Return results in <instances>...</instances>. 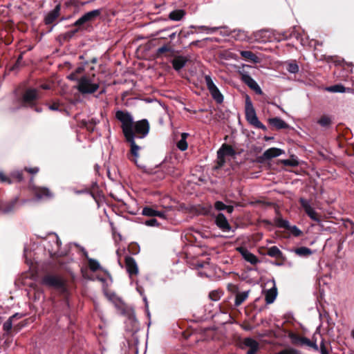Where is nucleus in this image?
<instances>
[{"label":"nucleus","instance_id":"48","mask_svg":"<svg viewBox=\"0 0 354 354\" xmlns=\"http://www.w3.org/2000/svg\"><path fill=\"white\" fill-rule=\"evenodd\" d=\"M156 216H158L160 218H165V214L164 212L157 211L156 212Z\"/></svg>","mask_w":354,"mask_h":354},{"label":"nucleus","instance_id":"33","mask_svg":"<svg viewBox=\"0 0 354 354\" xmlns=\"http://www.w3.org/2000/svg\"><path fill=\"white\" fill-rule=\"evenodd\" d=\"M277 223L279 227H283V228H286L288 230H289V228L290 227L289 222L287 220H284L282 218H278L277 220Z\"/></svg>","mask_w":354,"mask_h":354},{"label":"nucleus","instance_id":"32","mask_svg":"<svg viewBox=\"0 0 354 354\" xmlns=\"http://www.w3.org/2000/svg\"><path fill=\"white\" fill-rule=\"evenodd\" d=\"M156 210L150 207H145L142 209V214L144 216L153 217L156 216Z\"/></svg>","mask_w":354,"mask_h":354},{"label":"nucleus","instance_id":"37","mask_svg":"<svg viewBox=\"0 0 354 354\" xmlns=\"http://www.w3.org/2000/svg\"><path fill=\"white\" fill-rule=\"evenodd\" d=\"M318 123L323 127H327L330 124V119L324 116L319 120Z\"/></svg>","mask_w":354,"mask_h":354},{"label":"nucleus","instance_id":"6","mask_svg":"<svg viewBox=\"0 0 354 354\" xmlns=\"http://www.w3.org/2000/svg\"><path fill=\"white\" fill-rule=\"evenodd\" d=\"M133 131L134 136L138 135L140 138H145L149 133V124L147 120H141L136 122H133Z\"/></svg>","mask_w":354,"mask_h":354},{"label":"nucleus","instance_id":"57","mask_svg":"<svg viewBox=\"0 0 354 354\" xmlns=\"http://www.w3.org/2000/svg\"><path fill=\"white\" fill-rule=\"evenodd\" d=\"M352 337H353V339H354V330H353V332H352Z\"/></svg>","mask_w":354,"mask_h":354},{"label":"nucleus","instance_id":"46","mask_svg":"<svg viewBox=\"0 0 354 354\" xmlns=\"http://www.w3.org/2000/svg\"><path fill=\"white\" fill-rule=\"evenodd\" d=\"M25 169L30 174H37L39 171L38 167L26 168Z\"/></svg>","mask_w":354,"mask_h":354},{"label":"nucleus","instance_id":"54","mask_svg":"<svg viewBox=\"0 0 354 354\" xmlns=\"http://www.w3.org/2000/svg\"><path fill=\"white\" fill-rule=\"evenodd\" d=\"M41 87L44 88V89H49L50 88V86H48V85H42Z\"/></svg>","mask_w":354,"mask_h":354},{"label":"nucleus","instance_id":"29","mask_svg":"<svg viewBox=\"0 0 354 354\" xmlns=\"http://www.w3.org/2000/svg\"><path fill=\"white\" fill-rule=\"evenodd\" d=\"M17 317H19V314L16 313L4 322L3 328L6 332L9 333L12 327V320Z\"/></svg>","mask_w":354,"mask_h":354},{"label":"nucleus","instance_id":"31","mask_svg":"<svg viewBox=\"0 0 354 354\" xmlns=\"http://www.w3.org/2000/svg\"><path fill=\"white\" fill-rule=\"evenodd\" d=\"M268 255L272 257H280L281 252L277 246H272L268 250Z\"/></svg>","mask_w":354,"mask_h":354},{"label":"nucleus","instance_id":"11","mask_svg":"<svg viewBox=\"0 0 354 354\" xmlns=\"http://www.w3.org/2000/svg\"><path fill=\"white\" fill-rule=\"evenodd\" d=\"M236 250L240 252L242 257L252 265H256L259 262L258 258L251 253L247 248L239 247L237 248Z\"/></svg>","mask_w":354,"mask_h":354},{"label":"nucleus","instance_id":"42","mask_svg":"<svg viewBox=\"0 0 354 354\" xmlns=\"http://www.w3.org/2000/svg\"><path fill=\"white\" fill-rule=\"evenodd\" d=\"M303 342L306 344L307 345L313 347L315 350H318V346L316 343L311 342L308 339L305 338Z\"/></svg>","mask_w":354,"mask_h":354},{"label":"nucleus","instance_id":"13","mask_svg":"<svg viewBox=\"0 0 354 354\" xmlns=\"http://www.w3.org/2000/svg\"><path fill=\"white\" fill-rule=\"evenodd\" d=\"M242 81L250 88L255 91L257 93L261 94L262 91L257 82L248 74L243 73L241 76Z\"/></svg>","mask_w":354,"mask_h":354},{"label":"nucleus","instance_id":"7","mask_svg":"<svg viewBox=\"0 0 354 354\" xmlns=\"http://www.w3.org/2000/svg\"><path fill=\"white\" fill-rule=\"evenodd\" d=\"M299 202L306 214L313 221L317 222V223H320L322 221L320 216L315 210V209L311 206L310 201L301 198H300Z\"/></svg>","mask_w":354,"mask_h":354},{"label":"nucleus","instance_id":"15","mask_svg":"<svg viewBox=\"0 0 354 354\" xmlns=\"http://www.w3.org/2000/svg\"><path fill=\"white\" fill-rule=\"evenodd\" d=\"M271 282L272 283V287L266 290L265 293V299L268 304H272L277 296V288L276 287L275 281L273 279Z\"/></svg>","mask_w":354,"mask_h":354},{"label":"nucleus","instance_id":"50","mask_svg":"<svg viewBox=\"0 0 354 354\" xmlns=\"http://www.w3.org/2000/svg\"><path fill=\"white\" fill-rule=\"evenodd\" d=\"M167 50H168V48L167 46H162L158 48V52L160 53H162L166 52Z\"/></svg>","mask_w":354,"mask_h":354},{"label":"nucleus","instance_id":"52","mask_svg":"<svg viewBox=\"0 0 354 354\" xmlns=\"http://www.w3.org/2000/svg\"><path fill=\"white\" fill-rule=\"evenodd\" d=\"M228 57H231L232 59H236V55L232 53H228Z\"/></svg>","mask_w":354,"mask_h":354},{"label":"nucleus","instance_id":"19","mask_svg":"<svg viewBox=\"0 0 354 354\" xmlns=\"http://www.w3.org/2000/svg\"><path fill=\"white\" fill-rule=\"evenodd\" d=\"M187 61L188 59L185 57L177 56L172 60L173 67L176 71H180L185 66Z\"/></svg>","mask_w":354,"mask_h":354},{"label":"nucleus","instance_id":"27","mask_svg":"<svg viewBox=\"0 0 354 354\" xmlns=\"http://www.w3.org/2000/svg\"><path fill=\"white\" fill-rule=\"evenodd\" d=\"M185 15V12L183 10H176L169 13V18L173 21H179Z\"/></svg>","mask_w":354,"mask_h":354},{"label":"nucleus","instance_id":"10","mask_svg":"<svg viewBox=\"0 0 354 354\" xmlns=\"http://www.w3.org/2000/svg\"><path fill=\"white\" fill-rule=\"evenodd\" d=\"M101 14L100 10H93L92 11L88 12L82 15L80 19H78L75 23L74 25L75 26H80L86 22L91 21L100 16Z\"/></svg>","mask_w":354,"mask_h":354},{"label":"nucleus","instance_id":"20","mask_svg":"<svg viewBox=\"0 0 354 354\" xmlns=\"http://www.w3.org/2000/svg\"><path fill=\"white\" fill-rule=\"evenodd\" d=\"M283 151L279 148H270L264 151L263 153V157L266 159H271L272 158L278 157L282 153H283Z\"/></svg>","mask_w":354,"mask_h":354},{"label":"nucleus","instance_id":"51","mask_svg":"<svg viewBox=\"0 0 354 354\" xmlns=\"http://www.w3.org/2000/svg\"><path fill=\"white\" fill-rule=\"evenodd\" d=\"M225 210L229 213V214H231L233 210H234V207L233 206H231V205H227L226 206V208H225Z\"/></svg>","mask_w":354,"mask_h":354},{"label":"nucleus","instance_id":"22","mask_svg":"<svg viewBox=\"0 0 354 354\" xmlns=\"http://www.w3.org/2000/svg\"><path fill=\"white\" fill-rule=\"evenodd\" d=\"M35 195L37 199H43L45 198H50L52 196L50 192L44 187L38 188L35 192Z\"/></svg>","mask_w":354,"mask_h":354},{"label":"nucleus","instance_id":"40","mask_svg":"<svg viewBox=\"0 0 354 354\" xmlns=\"http://www.w3.org/2000/svg\"><path fill=\"white\" fill-rule=\"evenodd\" d=\"M145 225L147 226H158V222L156 218H151L145 221Z\"/></svg>","mask_w":354,"mask_h":354},{"label":"nucleus","instance_id":"47","mask_svg":"<svg viewBox=\"0 0 354 354\" xmlns=\"http://www.w3.org/2000/svg\"><path fill=\"white\" fill-rule=\"evenodd\" d=\"M294 350L292 349H285L283 351H281L280 352L277 353V354H293Z\"/></svg>","mask_w":354,"mask_h":354},{"label":"nucleus","instance_id":"43","mask_svg":"<svg viewBox=\"0 0 354 354\" xmlns=\"http://www.w3.org/2000/svg\"><path fill=\"white\" fill-rule=\"evenodd\" d=\"M0 180L8 184L11 183V180L3 172H0Z\"/></svg>","mask_w":354,"mask_h":354},{"label":"nucleus","instance_id":"38","mask_svg":"<svg viewBox=\"0 0 354 354\" xmlns=\"http://www.w3.org/2000/svg\"><path fill=\"white\" fill-rule=\"evenodd\" d=\"M15 203H16L15 201L12 202L7 207L2 208V211L4 213H9V212H12L14 209V206H15Z\"/></svg>","mask_w":354,"mask_h":354},{"label":"nucleus","instance_id":"35","mask_svg":"<svg viewBox=\"0 0 354 354\" xmlns=\"http://www.w3.org/2000/svg\"><path fill=\"white\" fill-rule=\"evenodd\" d=\"M288 230L295 236H299L302 234V232L296 225H290Z\"/></svg>","mask_w":354,"mask_h":354},{"label":"nucleus","instance_id":"39","mask_svg":"<svg viewBox=\"0 0 354 354\" xmlns=\"http://www.w3.org/2000/svg\"><path fill=\"white\" fill-rule=\"evenodd\" d=\"M12 176L16 178L18 181L23 180L22 172L20 171H15L12 173Z\"/></svg>","mask_w":354,"mask_h":354},{"label":"nucleus","instance_id":"1","mask_svg":"<svg viewBox=\"0 0 354 354\" xmlns=\"http://www.w3.org/2000/svg\"><path fill=\"white\" fill-rule=\"evenodd\" d=\"M115 118L122 123V129L125 137L134 134L133 131V119L129 112L118 111Z\"/></svg>","mask_w":354,"mask_h":354},{"label":"nucleus","instance_id":"26","mask_svg":"<svg viewBox=\"0 0 354 354\" xmlns=\"http://www.w3.org/2000/svg\"><path fill=\"white\" fill-rule=\"evenodd\" d=\"M187 136H188V133H183L181 134L180 140L177 142V147L180 151H185L187 149L188 145L186 141Z\"/></svg>","mask_w":354,"mask_h":354},{"label":"nucleus","instance_id":"53","mask_svg":"<svg viewBox=\"0 0 354 354\" xmlns=\"http://www.w3.org/2000/svg\"><path fill=\"white\" fill-rule=\"evenodd\" d=\"M214 292H212V293H210V294H209V297H210V298H211L212 299H213V300H216V299H217V298L214 297Z\"/></svg>","mask_w":354,"mask_h":354},{"label":"nucleus","instance_id":"59","mask_svg":"<svg viewBox=\"0 0 354 354\" xmlns=\"http://www.w3.org/2000/svg\"><path fill=\"white\" fill-rule=\"evenodd\" d=\"M174 35H175V34H172V35H171V37H173Z\"/></svg>","mask_w":354,"mask_h":354},{"label":"nucleus","instance_id":"9","mask_svg":"<svg viewBox=\"0 0 354 354\" xmlns=\"http://www.w3.org/2000/svg\"><path fill=\"white\" fill-rule=\"evenodd\" d=\"M127 141L129 142L131 146V153L133 156V158L131 160L134 162L138 167H142V165L140 164H138V158L139 157L138 151L140 150L139 146H138L135 142V136L134 134L131 135L129 136L125 137Z\"/></svg>","mask_w":354,"mask_h":354},{"label":"nucleus","instance_id":"41","mask_svg":"<svg viewBox=\"0 0 354 354\" xmlns=\"http://www.w3.org/2000/svg\"><path fill=\"white\" fill-rule=\"evenodd\" d=\"M226 206L223 202L217 201L215 203V208L218 210H224Z\"/></svg>","mask_w":354,"mask_h":354},{"label":"nucleus","instance_id":"8","mask_svg":"<svg viewBox=\"0 0 354 354\" xmlns=\"http://www.w3.org/2000/svg\"><path fill=\"white\" fill-rule=\"evenodd\" d=\"M234 155V151L231 147L223 145L217 152V162L218 166H223L225 162L227 157L233 156Z\"/></svg>","mask_w":354,"mask_h":354},{"label":"nucleus","instance_id":"17","mask_svg":"<svg viewBox=\"0 0 354 354\" xmlns=\"http://www.w3.org/2000/svg\"><path fill=\"white\" fill-rule=\"evenodd\" d=\"M243 345L250 348L247 354H254L259 349V343L252 338H245L243 340Z\"/></svg>","mask_w":354,"mask_h":354},{"label":"nucleus","instance_id":"14","mask_svg":"<svg viewBox=\"0 0 354 354\" xmlns=\"http://www.w3.org/2000/svg\"><path fill=\"white\" fill-rule=\"evenodd\" d=\"M37 97V91L35 88H29L25 91L23 95V102L25 104H32Z\"/></svg>","mask_w":354,"mask_h":354},{"label":"nucleus","instance_id":"44","mask_svg":"<svg viewBox=\"0 0 354 354\" xmlns=\"http://www.w3.org/2000/svg\"><path fill=\"white\" fill-rule=\"evenodd\" d=\"M320 352L322 354H329L323 342L320 344Z\"/></svg>","mask_w":354,"mask_h":354},{"label":"nucleus","instance_id":"56","mask_svg":"<svg viewBox=\"0 0 354 354\" xmlns=\"http://www.w3.org/2000/svg\"><path fill=\"white\" fill-rule=\"evenodd\" d=\"M56 241H57V243L59 244V239L57 237H56Z\"/></svg>","mask_w":354,"mask_h":354},{"label":"nucleus","instance_id":"30","mask_svg":"<svg viewBox=\"0 0 354 354\" xmlns=\"http://www.w3.org/2000/svg\"><path fill=\"white\" fill-rule=\"evenodd\" d=\"M295 252L300 257H306L312 254V250L306 247H301L295 250Z\"/></svg>","mask_w":354,"mask_h":354},{"label":"nucleus","instance_id":"21","mask_svg":"<svg viewBox=\"0 0 354 354\" xmlns=\"http://www.w3.org/2000/svg\"><path fill=\"white\" fill-rule=\"evenodd\" d=\"M84 254L86 258L88 259V266L91 270L95 272L98 270H102L100 263L96 259L88 257V253L86 251L84 252Z\"/></svg>","mask_w":354,"mask_h":354},{"label":"nucleus","instance_id":"36","mask_svg":"<svg viewBox=\"0 0 354 354\" xmlns=\"http://www.w3.org/2000/svg\"><path fill=\"white\" fill-rule=\"evenodd\" d=\"M198 29H201V30L205 31L207 34H212L218 30V28L202 26H199Z\"/></svg>","mask_w":354,"mask_h":354},{"label":"nucleus","instance_id":"55","mask_svg":"<svg viewBox=\"0 0 354 354\" xmlns=\"http://www.w3.org/2000/svg\"><path fill=\"white\" fill-rule=\"evenodd\" d=\"M348 223H349L351 225H352V226H353V225H354L353 223V222H351V221H349V222H348Z\"/></svg>","mask_w":354,"mask_h":354},{"label":"nucleus","instance_id":"5","mask_svg":"<svg viewBox=\"0 0 354 354\" xmlns=\"http://www.w3.org/2000/svg\"><path fill=\"white\" fill-rule=\"evenodd\" d=\"M205 81L207 89L209 90V91L211 93L214 100L215 101H216L218 103L223 102V96L219 91L217 86L214 83L212 77L209 75H205Z\"/></svg>","mask_w":354,"mask_h":354},{"label":"nucleus","instance_id":"3","mask_svg":"<svg viewBox=\"0 0 354 354\" xmlns=\"http://www.w3.org/2000/svg\"><path fill=\"white\" fill-rule=\"evenodd\" d=\"M245 118L252 125L257 128L265 129V126L259 120L252 103L249 97H247L245 101Z\"/></svg>","mask_w":354,"mask_h":354},{"label":"nucleus","instance_id":"58","mask_svg":"<svg viewBox=\"0 0 354 354\" xmlns=\"http://www.w3.org/2000/svg\"><path fill=\"white\" fill-rule=\"evenodd\" d=\"M143 299H144V301L147 303V299H146V297H144V298H143Z\"/></svg>","mask_w":354,"mask_h":354},{"label":"nucleus","instance_id":"34","mask_svg":"<svg viewBox=\"0 0 354 354\" xmlns=\"http://www.w3.org/2000/svg\"><path fill=\"white\" fill-rule=\"evenodd\" d=\"M287 70L291 73H297L299 71V66L296 63H289L287 66Z\"/></svg>","mask_w":354,"mask_h":354},{"label":"nucleus","instance_id":"18","mask_svg":"<svg viewBox=\"0 0 354 354\" xmlns=\"http://www.w3.org/2000/svg\"><path fill=\"white\" fill-rule=\"evenodd\" d=\"M60 11V6L57 5L55 8L49 12L45 17V23L50 24L59 17Z\"/></svg>","mask_w":354,"mask_h":354},{"label":"nucleus","instance_id":"45","mask_svg":"<svg viewBox=\"0 0 354 354\" xmlns=\"http://www.w3.org/2000/svg\"><path fill=\"white\" fill-rule=\"evenodd\" d=\"M283 163L285 165H290V166H295L297 165V162L292 161L290 160H283Z\"/></svg>","mask_w":354,"mask_h":354},{"label":"nucleus","instance_id":"2","mask_svg":"<svg viewBox=\"0 0 354 354\" xmlns=\"http://www.w3.org/2000/svg\"><path fill=\"white\" fill-rule=\"evenodd\" d=\"M99 86L98 82H95L91 77L84 76L78 80L77 88L82 94L84 95L95 93Z\"/></svg>","mask_w":354,"mask_h":354},{"label":"nucleus","instance_id":"24","mask_svg":"<svg viewBox=\"0 0 354 354\" xmlns=\"http://www.w3.org/2000/svg\"><path fill=\"white\" fill-rule=\"evenodd\" d=\"M240 53L242 57L247 59L251 60L254 63H258L259 62V57L251 51L242 50L240 52Z\"/></svg>","mask_w":354,"mask_h":354},{"label":"nucleus","instance_id":"4","mask_svg":"<svg viewBox=\"0 0 354 354\" xmlns=\"http://www.w3.org/2000/svg\"><path fill=\"white\" fill-rule=\"evenodd\" d=\"M41 283L56 289H62L64 288V281L59 276L46 274L42 278Z\"/></svg>","mask_w":354,"mask_h":354},{"label":"nucleus","instance_id":"25","mask_svg":"<svg viewBox=\"0 0 354 354\" xmlns=\"http://www.w3.org/2000/svg\"><path fill=\"white\" fill-rule=\"evenodd\" d=\"M326 90L331 93H345L349 88H345L342 84H335L326 88Z\"/></svg>","mask_w":354,"mask_h":354},{"label":"nucleus","instance_id":"12","mask_svg":"<svg viewBox=\"0 0 354 354\" xmlns=\"http://www.w3.org/2000/svg\"><path fill=\"white\" fill-rule=\"evenodd\" d=\"M215 223L219 229L224 232L231 231L230 225L226 217L223 214H218L215 218Z\"/></svg>","mask_w":354,"mask_h":354},{"label":"nucleus","instance_id":"49","mask_svg":"<svg viewBox=\"0 0 354 354\" xmlns=\"http://www.w3.org/2000/svg\"><path fill=\"white\" fill-rule=\"evenodd\" d=\"M49 109L53 110V111L58 110V104L56 103H54L53 104L49 106Z\"/></svg>","mask_w":354,"mask_h":354},{"label":"nucleus","instance_id":"28","mask_svg":"<svg viewBox=\"0 0 354 354\" xmlns=\"http://www.w3.org/2000/svg\"><path fill=\"white\" fill-rule=\"evenodd\" d=\"M248 297V291L239 292L236 295L235 306H240Z\"/></svg>","mask_w":354,"mask_h":354},{"label":"nucleus","instance_id":"23","mask_svg":"<svg viewBox=\"0 0 354 354\" xmlns=\"http://www.w3.org/2000/svg\"><path fill=\"white\" fill-rule=\"evenodd\" d=\"M270 123L278 129H286L288 127L285 121L279 118H274L270 119Z\"/></svg>","mask_w":354,"mask_h":354},{"label":"nucleus","instance_id":"16","mask_svg":"<svg viewBox=\"0 0 354 354\" xmlns=\"http://www.w3.org/2000/svg\"><path fill=\"white\" fill-rule=\"evenodd\" d=\"M125 264L127 271L129 274L130 276L132 274H137L138 273V268L136 261L130 257H128L125 259Z\"/></svg>","mask_w":354,"mask_h":354}]
</instances>
